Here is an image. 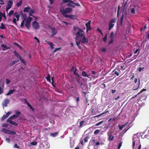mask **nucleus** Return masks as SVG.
Returning <instances> with one entry per match:
<instances>
[{"mask_svg": "<svg viewBox=\"0 0 149 149\" xmlns=\"http://www.w3.org/2000/svg\"><path fill=\"white\" fill-rule=\"evenodd\" d=\"M72 8H67L64 9V6H61L59 9L60 13L65 18H69L73 19H75L77 18L75 15H66L67 13L71 12L72 11Z\"/></svg>", "mask_w": 149, "mask_h": 149, "instance_id": "nucleus-1", "label": "nucleus"}, {"mask_svg": "<svg viewBox=\"0 0 149 149\" xmlns=\"http://www.w3.org/2000/svg\"><path fill=\"white\" fill-rule=\"evenodd\" d=\"M137 134H134L133 135L132 141V148L136 149L137 148V145H139L140 143L139 136H138Z\"/></svg>", "mask_w": 149, "mask_h": 149, "instance_id": "nucleus-2", "label": "nucleus"}, {"mask_svg": "<svg viewBox=\"0 0 149 149\" xmlns=\"http://www.w3.org/2000/svg\"><path fill=\"white\" fill-rule=\"evenodd\" d=\"M23 17L24 18H25V21L26 22V24L25 26L28 29H29L30 28V23L32 20V18L29 17L26 18V15L24 16Z\"/></svg>", "mask_w": 149, "mask_h": 149, "instance_id": "nucleus-3", "label": "nucleus"}, {"mask_svg": "<svg viewBox=\"0 0 149 149\" xmlns=\"http://www.w3.org/2000/svg\"><path fill=\"white\" fill-rule=\"evenodd\" d=\"M84 33V32L81 29H79V30L75 33V34L77 35L76 38V40H78L79 38H82L83 36Z\"/></svg>", "mask_w": 149, "mask_h": 149, "instance_id": "nucleus-4", "label": "nucleus"}, {"mask_svg": "<svg viewBox=\"0 0 149 149\" xmlns=\"http://www.w3.org/2000/svg\"><path fill=\"white\" fill-rule=\"evenodd\" d=\"M116 19L115 18H113L109 22V27L108 30H110L113 28V27L114 24V23H116Z\"/></svg>", "mask_w": 149, "mask_h": 149, "instance_id": "nucleus-5", "label": "nucleus"}, {"mask_svg": "<svg viewBox=\"0 0 149 149\" xmlns=\"http://www.w3.org/2000/svg\"><path fill=\"white\" fill-rule=\"evenodd\" d=\"M34 17L35 18V20L32 22V25L34 29H38L39 28L40 26L38 23L36 21L37 18L35 17Z\"/></svg>", "mask_w": 149, "mask_h": 149, "instance_id": "nucleus-6", "label": "nucleus"}, {"mask_svg": "<svg viewBox=\"0 0 149 149\" xmlns=\"http://www.w3.org/2000/svg\"><path fill=\"white\" fill-rule=\"evenodd\" d=\"M13 4V1L12 0H9L7 3V5L6 8V10L7 12L12 7V5Z\"/></svg>", "mask_w": 149, "mask_h": 149, "instance_id": "nucleus-7", "label": "nucleus"}, {"mask_svg": "<svg viewBox=\"0 0 149 149\" xmlns=\"http://www.w3.org/2000/svg\"><path fill=\"white\" fill-rule=\"evenodd\" d=\"M81 39L80 40V41H81V43L84 44H87L88 42V40L87 38H86L85 36L82 37Z\"/></svg>", "mask_w": 149, "mask_h": 149, "instance_id": "nucleus-8", "label": "nucleus"}, {"mask_svg": "<svg viewBox=\"0 0 149 149\" xmlns=\"http://www.w3.org/2000/svg\"><path fill=\"white\" fill-rule=\"evenodd\" d=\"M91 20H89L88 22L86 24V32L88 33V31L91 30Z\"/></svg>", "mask_w": 149, "mask_h": 149, "instance_id": "nucleus-9", "label": "nucleus"}, {"mask_svg": "<svg viewBox=\"0 0 149 149\" xmlns=\"http://www.w3.org/2000/svg\"><path fill=\"white\" fill-rule=\"evenodd\" d=\"M15 115H14L12 116H11L9 118H10L12 119H13V118H16L18 117H19L21 114V113L18 111H16L15 112Z\"/></svg>", "mask_w": 149, "mask_h": 149, "instance_id": "nucleus-10", "label": "nucleus"}, {"mask_svg": "<svg viewBox=\"0 0 149 149\" xmlns=\"http://www.w3.org/2000/svg\"><path fill=\"white\" fill-rule=\"evenodd\" d=\"M13 119L11 118H9L7 120V122H9L12 125H15V126H17L18 125V124L15 122L13 121H11V120Z\"/></svg>", "mask_w": 149, "mask_h": 149, "instance_id": "nucleus-11", "label": "nucleus"}, {"mask_svg": "<svg viewBox=\"0 0 149 149\" xmlns=\"http://www.w3.org/2000/svg\"><path fill=\"white\" fill-rule=\"evenodd\" d=\"M52 31V37H53L57 33V31L56 29L52 27L51 28Z\"/></svg>", "mask_w": 149, "mask_h": 149, "instance_id": "nucleus-12", "label": "nucleus"}, {"mask_svg": "<svg viewBox=\"0 0 149 149\" xmlns=\"http://www.w3.org/2000/svg\"><path fill=\"white\" fill-rule=\"evenodd\" d=\"M108 135L109 136L108 138V140L109 141H112L113 140L114 137L112 136V132L109 133Z\"/></svg>", "mask_w": 149, "mask_h": 149, "instance_id": "nucleus-13", "label": "nucleus"}, {"mask_svg": "<svg viewBox=\"0 0 149 149\" xmlns=\"http://www.w3.org/2000/svg\"><path fill=\"white\" fill-rule=\"evenodd\" d=\"M9 100L8 99H6L4 100L2 104L3 106L4 107L7 106V104L9 103Z\"/></svg>", "mask_w": 149, "mask_h": 149, "instance_id": "nucleus-14", "label": "nucleus"}, {"mask_svg": "<svg viewBox=\"0 0 149 149\" xmlns=\"http://www.w3.org/2000/svg\"><path fill=\"white\" fill-rule=\"evenodd\" d=\"M140 84V81L139 80L138 83L136 85H134L133 87V88L134 89L133 90H137L139 87V85Z\"/></svg>", "mask_w": 149, "mask_h": 149, "instance_id": "nucleus-15", "label": "nucleus"}, {"mask_svg": "<svg viewBox=\"0 0 149 149\" xmlns=\"http://www.w3.org/2000/svg\"><path fill=\"white\" fill-rule=\"evenodd\" d=\"M36 10L34 9H32L29 12V15L30 16L35 17L32 15L35 13Z\"/></svg>", "mask_w": 149, "mask_h": 149, "instance_id": "nucleus-16", "label": "nucleus"}, {"mask_svg": "<svg viewBox=\"0 0 149 149\" xmlns=\"http://www.w3.org/2000/svg\"><path fill=\"white\" fill-rule=\"evenodd\" d=\"M1 46L4 48L2 49L3 51H5L7 49H10V47H7L4 44H2Z\"/></svg>", "mask_w": 149, "mask_h": 149, "instance_id": "nucleus-17", "label": "nucleus"}, {"mask_svg": "<svg viewBox=\"0 0 149 149\" xmlns=\"http://www.w3.org/2000/svg\"><path fill=\"white\" fill-rule=\"evenodd\" d=\"M77 71L78 72V71L77 70V69L76 68H75V70L74 71L73 74L75 76H77L78 77H80V75L78 74V72H76Z\"/></svg>", "mask_w": 149, "mask_h": 149, "instance_id": "nucleus-18", "label": "nucleus"}, {"mask_svg": "<svg viewBox=\"0 0 149 149\" xmlns=\"http://www.w3.org/2000/svg\"><path fill=\"white\" fill-rule=\"evenodd\" d=\"M14 53L15 56L18 59H20L22 58L21 56L16 51L14 50Z\"/></svg>", "mask_w": 149, "mask_h": 149, "instance_id": "nucleus-19", "label": "nucleus"}, {"mask_svg": "<svg viewBox=\"0 0 149 149\" xmlns=\"http://www.w3.org/2000/svg\"><path fill=\"white\" fill-rule=\"evenodd\" d=\"M66 6H70V7L73 8H74V7H75V6L74 4L69 3L66 5H63V6H64V8H65V7H66ZM65 8H64V9H65Z\"/></svg>", "mask_w": 149, "mask_h": 149, "instance_id": "nucleus-20", "label": "nucleus"}, {"mask_svg": "<svg viewBox=\"0 0 149 149\" xmlns=\"http://www.w3.org/2000/svg\"><path fill=\"white\" fill-rule=\"evenodd\" d=\"M14 89H13V90H9L8 92L6 94V95H9L12 94L13 92L15 91Z\"/></svg>", "mask_w": 149, "mask_h": 149, "instance_id": "nucleus-21", "label": "nucleus"}, {"mask_svg": "<svg viewBox=\"0 0 149 149\" xmlns=\"http://www.w3.org/2000/svg\"><path fill=\"white\" fill-rule=\"evenodd\" d=\"M45 41L50 46L52 49L54 48V44H53L52 42L47 41Z\"/></svg>", "mask_w": 149, "mask_h": 149, "instance_id": "nucleus-22", "label": "nucleus"}, {"mask_svg": "<svg viewBox=\"0 0 149 149\" xmlns=\"http://www.w3.org/2000/svg\"><path fill=\"white\" fill-rule=\"evenodd\" d=\"M146 91V89H143L142 90H141L140 91V92L137 95H135V96H133V97H132V99H134V98L135 97H136L137 95H139L140 94H141V93H142L143 92V91Z\"/></svg>", "mask_w": 149, "mask_h": 149, "instance_id": "nucleus-23", "label": "nucleus"}, {"mask_svg": "<svg viewBox=\"0 0 149 149\" xmlns=\"http://www.w3.org/2000/svg\"><path fill=\"white\" fill-rule=\"evenodd\" d=\"M81 41H80V40L79 41H76V45L78 47L79 49H81L82 47L80 46V43Z\"/></svg>", "mask_w": 149, "mask_h": 149, "instance_id": "nucleus-24", "label": "nucleus"}, {"mask_svg": "<svg viewBox=\"0 0 149 149\" xmlns=\"http://www.w3.org/2000/svg\"><path fill=\"white\" fill-rule=\"evenodd\" d=\"M1 131L5 133L9 134V130H7L5 128H3L1 130Z\"/></svg>", "mask_w": 149, "mask_h": 149, "instance_id": "nucleus-25", "label": "nucleus"}, {"mask_svg": "<svg viewBox=\"0 0 149 149\" xmlns=\"http://www.w3.org/2000/svg\"><path fill=\"white\" fill-rule=\"evenodd\" d=\"M127 123H126L125 124L122 125H118V127H119V129L120 130H122L123 128L125 127V126H126V125H127Z\"/></svg>", "mask_w": 149, "mask_h": 149, "instance_id": "nucleus-26", "label": "nucleus"}, {"mask_svg": "<svg viewBox=\"0 0 149 149\" xmlns=\"http://www.w3.org/2000/svg\"><path fill=\"white\" fill-rule=\"evenodd\" d=\"M30 9V7L29 6L25 8L23 10V12H28L29 10Z\"/></svg>", "mask_w": 149, "mask_h": 149, "instance_id": "nucleus-27", "label": "nucleus"}, {"mask_svg": "<svg viewBox=\"0 0 149 149\" xmlns=\"http://www.w3.org/2000/svg\"><path fill=\"white\" fill-rule=\"evenodd\" d=\"M25 18H24L23 19L22 21V22L20 25V27L22 28H23L24 27V21H25Z\"/></svg>", "mask_w": 149, "mask_h": 149, "instance_id": "nucleus-28", "label": "nucleus"}, {"mask_svg": "<svg viewBox=\"0 0 149 149\" xmlns=\"http://www.w3.org/2000/svg\"><path fill=\"white\" fill-rule=\"evenodd\" d=\"M112 72L113 74L116 75V76H118L119 74V72L118 71H116L115 70H113Z\"/></svg>", "mask_w": 149, "mask_h": 149, "instance_id": "nucleus-29", "label": "nucleus"}, {"mask_svg": "<svg viewBox=\"0 0 149 149\" xmlns=\"http://www.w3.org/2000/svg\"><path fill=\"white\" fill-rule=\"evenodd\" d=\"M124 14H123L121 17L120 18V24L121 25H122L123 23V21L124 18Z\"/></svg>", "mask_w": 149, "mask_h": 149, "instance_id": "nucleus-30", "label": "nucleus"}, {"mask_svg": "<svg viewBox=\"0 0 149 149\" xmlns=\"http://www.w3.org/2000/svg\"><path fill=\"white\" fill-rule=\"evenodd\" d=\"M82 75L84 77H88L86 72L84 71H83L82 72Z\"/></svg>", "mask_w": 149, "mask_h": 149, "instance_id": "nucleus-31", "label": "nucleus"}, {"mask_svg": "<svg viewBox=\"0 0 149 149\" xmlns=\"http://www.w3.org/2000/svg\"><path fill=\"white\" fill-rule=\"evenodd\" d=\"M26 103H27V105L31 108V109L33 111H34V109L30 105L28 102L26 101Z\"/></svg>", "mask_w": 149, "mask_h": 149, "instance_id": "nucleus-32", "label": "nucleus"}, {"mask_svg": "<svg viewBox=\"0 0 149 149\" xmlns=\"http://www.w3.org/2000/svg\"><path fill=\"white\" fill-rule=\"evenodd\" d=\"M1 26H0V29H6V27L3 23H1Z\"/></svg>", "mask_w": 149, "mask_h": 149, "instance_id": "nucleus-33", "label": "nucleus"}, {"mask_svg": "<svg viewBox=\"0 0 149 149\" xmlns=\"http://www.w3.org/2000/svg\"><path fill=\"white\" fill-rule=\"evenodd\" d=\"M46 78L47 81L49 82H51L50 77L49 74H48L47 75V77H46Z\"/></svg>", "mask_w": 149, "mask_h": 149, "instance_id": "nucleus-34", "label": "nucleus"}, {"mask_svg": "<svg viewBox=\"0 0 149 149\" xmlns=\"http://www.w3.org/2000/svg\"><path fill=\"white\" fill-rule=\"evenodd\" d=\"M19 61V60L13 61L12 62V63L10 65L12 66V65H13L15 63H17Z\"/></svg>", "mask_w": 149, "mask_h": 149, "instance_id": "nucleus-35", "label": "nucleus"}, {"mask_svg": "<svg viewBox=\"0 0 149 149\" xmlns=\"http://www.w3.org/2000/svg\"><path fill=\"white\" fill-rule=\"evenodd\" d=\"M128 6V4L127 2H125L124 4L123 10H124L125 9H126Z\"/></svg>", "mask_w": 149, "mask_h": 149, "instance_id": "nucleus-36", "label": "nucleus"}, {"mask_svg": "<svg viewBox=\"0 0 149 149\" xmlns=\"http://www.w3.org/2000/svg\"><path fill=\"white\" fill-rule=\"evenodd\" d=\"M13 44L17 46L19 49H21L22 47V46H21L19 44H18L17 42H14Z\"/></svg>", "mask_w": 149, "mask_h": 149, "instance_id": "nucleus-37", "label": "nucleus"}, {"mask_svg": "<svg viewBox=\"0 0 149 149\" xmlns=\"http://www.w3.org/2000/svg\"><path fill=\"white\" fill-rule=\"evenodd\" d=\"M22 0H21L19 2H17V5H16L18 7L22 5Z\"/></svg>", "mask_w": 149, "mask_h": 149, "instance_id": "nucleus-38", "label": "nucleus"}, {"mask_svg": "<svg viewBox=\"0 0 149 149\" xmlns=\"http://www.w3.org/2000/svg\"><path fill=\"white\" fill-rule=\"evenodd\" d=\"M16 134V132L14 131L9 130V134L15 135Z\"/></svg>", "mask_w": 149, "mask_h": 149, "instance_id": "nucleus-39", "label": "nucleus"}, {"mask_svg": "<svg viewBox=\"0 0 149 149\" xmlns=\"http://www.w3.org/2000/svg\"><path fill=\"white\" fill-rule=\"evenodd\" d=\"M108 112V111H105V112H103V113H101V114H99V115H97V116H94V117H99V116H101L102 115H103V114H104L105 113H107Z\"/></svg>", "mask_w": 149, "mask_h": 149, "instance_id": "nucleus-40", "label": "nucleus"}, {"mask_svg": "<svg viewBox=\"0 0 149 149\" xmlns=\"http://www.w3.org/2000/svg\"><path fill=\"white\" fill-rule=\"evenodd\" d=\"M107 35L106 34L104 37L103 38V40L104 42H105L107 40Z\"/></svg>", "mask_w": 149, "mask_h": 149, "instance_id": "nucleus-41", "label": "nucleus"}, {"mask_svg": "<svg viewBox=\"0 0 149 149\" xmlns=\"http://www.w3.org/2000/svg\"><path fill=\"white\" fill-rule=\"evenodd\" d=\"M7 117H8V116L6 115H4L1 118V120L2 121H3L5 119H6Z\"/></svg>", "mask_w": 149, "mask_h": 149, "instance_id": "nucleus-42", "label": "nucleus"}, {"mask_svg": "<svg viewBox=\"0 0 149 149\" xmlns=\"http://www.w3.org/2000/svg\"><path fill=\"white\" fill-rule=\"evenodd\" d=\"M20 60L22 62V63L24 64L25 65H26V62L25 61L23 58H21L20 59Z\"/></svg>", "mask_w": 149, "mask_h": 149, "instance_id": "nucleus-43", "label": "nucleus"}, {"mask_svg": "<svg viewBox=\"0 0 149 149\" xmlns=\"http://www.w3.org/2000/svg\"><path fill=\"white\" fill-rule=\"evenodd\" d=\"M58 133L57 132H55L51 134V135L53 137H55L58 134Z\"/></svg>", "mask_w": 149, "mask_h": 149, "instance_id": "nucleus-44", "label": "nucleus"}, {"mask_svg": "<svg viewBox=\"0 0 149 149\" xmlns=\"http://www.w3.org/2000/svg\"><path fill=\"white\" fill-rule=\"evenodd\" d=\"M114 33L113 32H111L110 34V37L111 39H113Z\"/></svg>", "mask_w": 149, "mask_h": 149, "instance_id": "nucleus-45", "label": "nucleus"}, {"mask_svg": "<svg viewBox=\"0 0 149 149\" xmlns=\"http://www.w3.org/2000/svg\"><path fill=\"white\" fill-rule=\"evenodd\" d=\"M14 12V11L13 10H10L8 14V15L9 16H10L13 14Z\"/></svg>", "mask_w": 149, "mask_h": 149, "instance_id": "nucleus-46", "label": "nucleus"}, {"mask_svg": "<svg viewBox=\"0 0 149 149\" xmlns=\"http://www.w3.org/2000/svg\"><path fill=\"white\" fill-rule=\"evenodd\" d=\"M114 41V39H111V40L109 41L108 42L109 45H110L113 43Z\"/></svg>", "mask_w": 149, "mask_h": 149, "instance_id": "nucleus-47", "label": "nucleus"}, {"mask_svg": "<svg viewBox=\"0 0 149 149\" xmlns=\"http://www.w3.org/2000/svg\"><path fill=\"white\" fill-rule=\"evenodd\" d=\"M85 121H84L82 120L79 123V127H81L83 125Z\"/></svg>", "mask_w": 149, "mask_h": 149, "instance_id": "nucleus-48", "label": "nucleus"}, {"mask_svg": "<svg viewBox=\"0 0 149 149\" xmlns=\"http://www.w3.org/2000/svg\"><path fill=\"white\" fill-rule=\"evenodd\" d=\"M104 122V120H102L101 121H100L99 122H98V123H97V124H96L95 125L96 126H98L101 124H102L103 122Z\"/></svg>", "mask_w": 149, "mask_h": 149, "instance_id": "nucleus-49", "label": "nucleus"}, {"mask_svg": "<svg viewBox=\"0 0 149 149\" xmlns=\"http://www.w3.org/2000/svg\"><path fill=\"white\" fill-rule=\"evenodd\" d=\"M15 17L17 18V21H18L19 20V14L17 15L16 16H15Z\"/></svg>", "mask_w": 149, "mask_h": 149, "instance_id": "nucleus-50", "label": "nucleus"}, {"mask_svg": "<svg viewBox=\"0 0 149 149\" xmlns=\"http://www.w3.org/2000/svg\"><path fill=\"white\" fill-rule=\"evenodd\" d=\"M97 30L101 34L102 36H103V33L100 29L99 28H98L97 29Z\"/></svg>", "mask_w": 149, "mask_h": 149, "instance_id": "nucleus-51", "label": "nucleus"}, {"mask_svg": "<svg viewBox=\"0 0 149 149\" xmlns=\"http://www.w3.org/2000/svg\"><path fill=\"white\" fill-rule=\"evenodd\" d=\"M80 29V28H79L78 27L76 26V27H74V31H79V29Z\"/></svg>", "mask_w": 149, "mask_h": 149, "instance_id": "nucleus-52", "label": "nucleus"}, {"mask_svg": "<svg viewBox=\"0 0 149 149\" xmlns=\"http://www.w3.org/2000/svg\"><path fill=\"white\" fill-rule=\"evenodd\" d=\"M99 131L100 130H97L94 132V134L96 135L98 133H99Z\"/></svg>", "mask_w": 149, "mask_h": 149, "instance_id": "nucleus-53", "label": "nucleus"}, {"mask_svg": "<svg viewBox=\"0 0 149 149\" xmlns=\"http://www.w3.org/2000/svg\"><path fill=\"white\" fill-rule=\"evenodd\" d=\"M37 144V142H36V141L32 142L31 143V144L32 145H33V146H35Z\"/></svg>", "mask_w": 149, "mask_h": 149, "instance_id": "nucleus-54", "label": "nucleus"}, {"mask_svg": "<svg viewBox=\"0 0 149 149\" xmlns=\"http://www.w3.org/2000/svg\"><path fill=\"white\" fill-rule=\"evenodd\" d=\"M101 51L102 52H105L106 51V49L104 48H102L101 49Z\"/></svg>", "mask_w": 149, "mask_h": 149, "instance_id": "nucleus-55", "label": "nucleus"}, {"mask_svg": "<svg viewBox=\"0 0 149 149\" xmlns=\"http://www.w3.org/2000/svg\"><path fill=\"white\" fill-rule=\"evenodd\" d=\"M131 12L133 14L135 13V9L134 8H132L131 9Z\"/></svg>", "mask_w": 149, "mask_h": 149, "instance_id": "nucleus-56", "label": "nucleus"}, {"mask_svg": "<svg viewBox=\"0 0 149 149\" xmlns=\"http://www.w3.org/2000/svg\"><path fill=\"white\" fill-rule=\"evenodd\" d=\"M3 88L0 86V95L3 93Z\"/></svg>", "mask_w": 149, "mask_h": 149, "instance_id": "nucleus-57", "label": "nucleus"}, {"mask_svg": "<svg viewBox=\"0 0 149 149\" xmlns=\"http://www.w3.org/2000/svg\"><path fill=\"white\" fill-rule=\"evenodd\" d=\"M120 10V6H118V11H117V17H118L119 11Z\"/></svg>", "mask_w": 149, "mask_h": 149, "instance_id": "nucleus-58", "label": "nucleus"}, {"mask_svg": "<svg viewBox=\"0 0 149 149\" xmlns=\"http://www.w3.org/2000/svg\"><path fill=\"white\" fill-rule=\"evenodd\" d=\"M2 126L3 127H7L8 126V125L6 123H3L2 124Z\"/></svg>", "mask_w": 149, "mask_h": 149, "instance_id": "nucleus-59", "label": "nucleus"}, {"mask_svg": "<svg viewBox=\"0 0 149 149\" xmlns=\"http://www.w3.org/2000/svg\"><path fill=\"white\" fill-rule=\"evenodd\" d=\"M88 136H87L85 137L84 139V141L85 142H87L88 139Z\"/></svg>", "mask_w": 149, "mask_h": 149, "instance_id": "nucleus-60", "label": "nucleus"}, {"mask_svg": "<svg viewBox=\"0 0 149 149\" xmlns=\"http://www.w3.org/2000/svg\"><path fill=\"white\" fill-rule=\"evenodd\" d=\"M6 83L7 84H9L10 82V81L8 79H7L6 80Z\"/></svg>", "mask_w": 149, "mask_h": 149, "instance_id": "nucleus-61", "label": "nucleus"}, {"mask_svg": "<svg viewBox=\"0 0 149 149\" xmlns=\"http://www.w3.org/2000/svg\"><path fill=\"white\" fill-rule=\"evenodd\" d=\"M61 48V47L58 48H56L55 50L53 52H56L57 51L59 50Z\"/></svg>", "mask_w": 149, "mask_h": 149, "instance_id": "nucleus-62", "label": "nucleus"}, {"mask_svg": "<svg viewBox=\"0 0 149 149\" xmlns=\"http://www.w3.org/2000/svg\"><path fill=\"white\" fill-rule=\"evenodd\" d=\"M34 39L36 40L37 41L38 43H40V41L39 40L38 38L36 36L34 38Z\"/></svg>", "mask_w": 149, "mask_h": 149, "instance_id": "nucleus-63", "label": "nucleus"}, {"mask_svg": "<svg viewBox=\"0 0 149 149\" xmlns=\"http://www.w3.org/2000/svg\"><path fill=\"white\" fill-rule=\"evenodd\" d=\"M16 19L15 18H14L13 20V22L15 24H17L16 22Z\"/></svg>", "mask_w": 149, "mask_h": 149, "instance_id": "nucleus-64", "label": "nucleus"}]
</instances>
